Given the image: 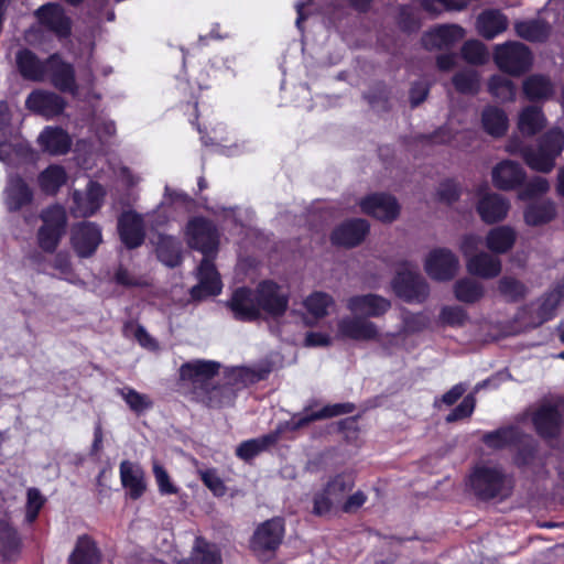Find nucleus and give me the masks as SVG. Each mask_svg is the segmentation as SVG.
Returning a JSON list of instances; mask_svg holds the SVG:
<instances>
[{
	"instance_id": "54",
	"label": "nucleus",
	"mask_w": 564,
	"mask_h": 564,
	"mask_svg": "<svg viewBox=\"0 0 564 564\" xmlns=\"http://www.w3.org/2000/svg\"><path fill=\"white\" fill-rule=\"evenodd\" d=\"M456 89L464 94H475L479 88V78L474 70H464L453 78Z\"/></svg>"
},
{
	"instance_id": "26",
	"label": "nucleus",
	"mask_w": 564,
	"mask_h": 564,
	"mask_svg": "<svg viewBox=\"0 0 564 564\" xmlns=\"http://www.w3.org/2000/svg\"><path fill=\"white\" fill-rule=\"evenodd\" d=\"M369 231V224L365 219L348 220L338 226L333 235L334 243L345 247H355L359 245Z\"/></svg>"
},
{
	"instance_id": "43",
	"label": "nucleus",
	"mask_w": 564,
	"mask_h": 564,
	"mask_svg": "<svg viewBox=\"0 0 564 564\" xmlns=\"http://www.w3.org/2000/svg\"><path fill=\"white\" fill-rule=\"evenodd\" d=\"M278 441V434L270 433L257 438L242 442L236 449V455L243 459L250 460Z\"/></svg>"
},
{
	"instance_id": "3",
	"label": "nucleus",
	"mask_w": 564,
	"mask_h": 564,
	"mask_svg": "<svg viewBox=\"0 0 564 564\" xmlns=\"http://www.w3.org/2000/svg\"><path fill=\"white\" fill-rule=\"evenodd\" d=\"M563 150L564 131L560 128H553L541 138L536 149H524L522 156L528 166L532 170L547 173L553 170L555 159Z\"/></svg>"
},
{
	"instance_id": "35",
	"label": "nucleus",
	"mask_w": 564,
	"mask_h": 564,
	"mask_svg": "<svg viewBox=\"0 0 564 564\" xmlns=\"http://www.w3.org/2000/svg\"><path fill=\"white\" fill-rule=\"evenodd\" d=\"M354 410V405L350 403H337L333 405H326L319 411H313L305 409L304 412L294 415L291 420L293 429H300L312 421L336 416L344 413H350Z\"/></svg>"
},
{
	"instance_id": "40",
	"label": "nucleus",
	"mask_w": 564,
	"mask_h": 564,
	"mask_svg": "<svg viewBox=\"0 0 564 564\" xmlns=\"http://www.w3.org/2000/svg\"><path fill=\"white\" fill-rule=\"evenodd\" d=\"M516 241V231L509 226H499L491 229L486 237V246L496 253H505L512 248Z\"/></svg>"
},
{
	"instance_id": "18",
	"label": "nucleus",
	"mask_w": 564,
	"mask_h": 564,
	"mask_svg": "<svg viewBox=\"0 0 564 564\" xmlns=\"http://www.w3.org/2000/svg\"><path fill=\"white\" fill-rule=\"evenodd\" d=\"M561 408L564 409V403H544L535 411L532 421L541 436L553 437L560 432L562 424Z\"/></svg>"
},
{
	"instance_id": "32",
	"label": "nucleus",
	"mask_w": 564,
	"mask_h": 564,
	"mask_svg": "<svg viewBox=\"0 0 564 564\" xmlns=\"http://www.w3.org/2000/svg\"><path fill=\"white\" fill-rule=\"evenodd\" d=\"M467 270L470 274L482 279L496 278L501 271V261L498 257L486 252H478L474 257H469L466 262Z\"/></svg>"
},
{
	"instance_id": "19",
	"label": "nucleus",
	"mask_w": 564,
	"mask_h": 564,
	"mask_svg": "<svg viewBox=\"0 0 564 564\" xmlns=\"http://www.w3.org/2000/svg\"><path fill=\"white\" fill-rule=\"evenodd\" d=\"M104 187L95 182H89L86 193L74 192V206L72 212L78 217H88L94 215L102 205L105 197Z\"/></svg>"
},
{
	"instance_id": "60",
	"label": "nucleus",
	"mask_w": 564,
	"mask_h": 564,
	"mask_svg": "<svg viewBox=\"0 0 564 564\" xmlns=\"http://www.w3.org/2000/svg\"><path fill=\"white\" fill-rule=\"evenodd\" d=\"M475 398L468 394L464 400L446 416V422H455L473 414L475 409Z\"/></svg>"
},
{
	"instance_id": "10",
	"label": "nucleus",
	"mask_w": 564,
	"mask_h": 564,
	"mask_svg": "<svg viewBox=\"0 0 564 564\" xmlns=\"http://www.w3.org/2000/svg\"><path fill=\"white\" fill-rule=\"evenodd\" d=\"M361 212L382 223H392L400 215V205L395 197L384 193L370 194L359 202Z\"/></svg>"
},
{
	"instance_id": "6",
	"label": "nucleus",
	"mask_w": 564,
	"mask_h": 564,
	"mask_svg": "<svg viewBox=\"0 0 564 564\" xmlns=\"http://www.w3.org/2000/svg\"><path fill=\"white\" fill-rule=\"evenodd\" d=\"M494 59L501 70L513 76H519L528 70L532 63L528 47L519 42L496 45Z\"/></svg>"
},
{
	"instance_id": "11",
	"label": "nucleus",
	"mask_w": 564,
	"mask_h": 564,
	"mask_svg": "<svg viewBox=\"0 0 564 564\" xmlns=\"http://www.w3.org/2000/svg\"><path fill=\"white\" fill-rule=\"evenodd\" d=\"M258 316L263 311L269 315L279 316L288 307L286 293L275 283L264 281L254 291Z\"/></svg>"
},
{
	"instance_id": "52",
	"label": "nucleus",
	"mask_w": 564,
	"mask_h": 564,
	"mask_svg": "<svg viewBox=\"0 0 564 564\" xmlns=\"http://www.w3.org/2000/svg\"><path fill=\"white\" fill-rule=\"evenodd\" d=\"M468 2L469 0H422V7L426 12L436 15L444 10L462 11Z\"/></svg>"
},
{
	"instance_id": "34",
	"label": "nucleus",
	"mask_w": 564,
	"mask_h": 564,
	"mask_svg": "<svg viewBox=\"0 0 564 564\" xmlns=\"http://www.w3.org/2000/svg\"><path fill=\"white\" fill-rule=\"evenodd\" d=\"M229 307L238 319L252 321L258 317L254 292L248 289L235 291Z\"/></svg>"
},
{
	"instance_id": "12",
	"label": "nucleus",
	"mask_w": 564,
	"mask_h": 564,
	"mask_svg": "<svg viewBox=\"0 0 564 564\" xmlns=\"http://www.w3.org/2000/svg\"><path fill=\"white\" fill-rule=\"evenodd\" d=\"M562 297H564V283L557 290L552 291L527 307L522 312L521 319L531 327L543 324L553 317Z\"/></svg>"
},
{
	"instance_id": "25",
	"label": "nucleus",
	"mask_w": 564,
	"mask_h": 564,
	"mask_svg": "<svg viewBox=\"0 0 564 564\" xmlns=\"http://www.w3.org/2000/svg\"><path fill=\"white\" fill-rule=\"evenodd\" d=\"M492 183L502 191H509L520 185L525 178V172L519 163L502 161L492 169Z\"/></svg>"
},
{
	"instance_id": "30",
	"label": "nucleus",
	"mask_w": 564,
	"mask_h": 564,
	"mask_svg": "<svg viewBox=\"0 0 564 564\" xmlns=\"http://www.w3.org/2000/svg\"><path fill=\"white\" fill-rule=\"evenodd\" d=\"M120 479L131 499L140 498L147 489L144 471L138 464L129 460L121 462Z\"/></svg>"
},
{
	"instance_id": "53",
	"label": "nucleus",
	"mask_w": 564,
	"mask_h": 564,
	"mask_svg": "<svg viewBox=\"0 0 564 564\" xmlns=\"http://www.w3.org/2000/svg\"><path fill=\"white\" fill-rule=\"evenodd\" d=\"M498 289L500 294L510 301L520 300L527 293L524 284L511 276L502 278L498 283Z\"/></svg>"
},
{
	"instance_id": "5",
	"label": "nucleus",
	"mask_w": 564,
	"mask_h": 564,
	"mask_svg": "<svg viewBox=\"0 0 564 564\" xmlns=\"http://www.w3.org/2000/svg\"><path fill=\"white\" fill-rule=\"evenodd\" d=\"M394 293L408 302H422L429 295V285L416 267L403 263L392 281Z\"/></svg>"
},
{
	"instance_id": "20",
	"label": "nucleus",
	"mask_w": 564,
	"mask_h": 564,
	"mask_svg": "<svg viewBox=\"0 0 564 564\" xmlns=\"http://www.w3.org/2000/svg\"><path fill=\"white\" fill-rule=\"evenodd\" d=\"M40 23L61 37H66L70 33V20L65 14L62 6L56 3H46L35 11Z\"/></svg>"
},
{
	"instance_id": "7",
	"label": "nucleus",
	"mask_w": 564,
	"mask_h": 564,
	"mask_svg": "<svg viewBox=\"0 0 564 564\" xmlns=\"http://www.w3.org/2000/svg\"><path fill=\"white\" fill-rule=\"evenodd\" d=\"M459 269L457 256L447 248H435L431 250L424 260L426 274L435 281L444 282L452 280Z\"/></svg>"
},
{
	"instance_id": "9",
	"label": "nucleus",
	"mask_w": 564,
	"mask_h": 564,
	"mask_svg": "<svg viewBox=\"0 0 564 564\" xmlns=\"http://www.w3.org/2000/svg\"><path fill=\"white\" fill-rule=\"evenodd\" d=\"M284 524L280 518L270 519L261 523L254 531L251 539V549L259 556L273 552L282 542Z\"/></svg>"
},
{
	"instance_id": "42",
	"label": "nucleus",
	"mask_w": 564,
	"mask_h": 564,
	"mask_svg": "<svg viewBox=\"0 0 564 564\" xmlns=\"http://www.w3.org/2000/svg\"><path fill=\"white\" fill-rule=\"evenodd\" d=\"M545 116L541 108L535 106L525 107L519 115V130L527 135H533L544 128Z\"/></svg>"
},
{
	"instance_id": "57",
	"label": "nucleus",
	"mask_w": 564,
	"mask_h": 564,
	"mask_svg": "<svg viewBox=\"0 0 564 564\" xmlns=\"http://www.w3.org/2000/svg\"><path fill=\"white\" fill-rule=\"evenodd\" d=\"M464 58L473 64H481L487 59L488 53L486 47L479 41H468L462 50Z\"/></svg>"
},
{
	"instance_id": "50",
	"label": "nucleus",
	"mask_w": 564,
	"mask_h": 564,
	"mask_svg": "<svg viewBox=\"0 0 564 564\" xmlns=\"http://www.w3.org/2000/svg\"><path fill=\"white\" fill-rule=\"evenodd\" d=\"M354 482V475L351 473L338 474L328 481L326 492L327 495H333V499H337L340 502L344 494L352 488Z\"/></svg>"
},
{
	"instance_id": "23",
	"label": "nucleus",
	"mask_w": 564,
	"mask_h": 564,
	"mask_svg": "<svg viewBox=\"0 0 564 564\" xmlns=\"http://www.w3.org/2000/svg\"><path fill=\"white\" fill-rule=\"evenodd\" d=\"M118 231L122 242L128 248L139 247L144 239L142 217L132 210L123 213L118 220Z\"/></svg>"
},
{
	"instance_id": "62",
	"label": "nucleus",
	"mask_w": 564,
	"mask_h": 564,
	"mask_svg": "<svg viewBox=\"0 0 564 564\" xmlns=\"http://www.w3.org/2000/svg\"><path fill=\"white\" fill-rule=\"evenodd\" d=\"M199 474L205 486L208 487L214 495L223 496L226 492V487L215 469L202 470Z\"/></svg>"
},
{
	"instance_id": "56",
	"label": "nucleus",
	"mask_w": 564,
	"mask_h": 564,
	"mask_svg": "<svg viewBox=\"0 0 564 564\" xmlns=\"http://www.w3.org/2000/svg\"><path fill=\"white\" fill-rule=\"evenodd\" d=\"M550 184L546 178L536 176L532 178L525 186L518 193V198L521 200H529L536 196L546 193Z\"/></svg>"
},
{
	"instance_id": "48",
	"label": "nucleus",
	"mask_w": 564,
	"mask_h": 564,
	"mask_svg": "<svg viewBox=\"0 0 564 564\" xmlns=\"http://www.w3.org/2000/svg\"><path fill=\"white\" fill-rule=\"evenodd\" d=\"M117 393L126 401L131 411L142 413L152 408V400L149 395L138 392L130 387L117 389Z\"/></svg>"
},
{
	"instance_id": "49",
	"label": "nucleus",
	"mask_w": 564,
	"mask_h": 564,
	"mask_svg": "<svg viewBox=\"0 0 564 564\" xmlns=\"http://www.w3.org/2000/svg\"><path fill=\"white\" fill-rule=\"evenodd\" d=\"M20 540L15 530L6 520H0V551L6 558H11L19 550Z\"/></svg>"
},
{
	"instance_id": "21",
	"label": "nucleus",
	"mask_w": 564,
	"mask_h": 564,
	"mask_svg": "<svg viewBox=\"0 0 564 564\" xmlns=\"http://www.w3.org/2000/svg\"><path fill=\"white\" fill-rule=\"evenodd\" d=\"M72 240L79 257H89L101 242V230L94 223H82L74 228Z\"/></svg>"
},
{
	"instance_id": "44",
	"label": "nucleus",
	"mask_w": 564,
	"mask_h": 564,
	"mask_svg": "<svg viewBox=\"0 0 564 564\" xmlns=\"http://www.w3.org/2000/svg\"><path fill=\"white\" fill-rule=\"evenodd\" d=\"M67 180L66 172L63 166L52 164L39 175V184L43 192L55 194Z\"/></svg>"
},
{
	"instance_id": "61",
	"label": "nucleus",
	"mask_w": 564,
	"mask_h": 564,
	"mask_svg": "<svg viewBox=\"0 0 564 564\" xmlns=\"http://www.w3.org/2000/svg\"><path fill=\"white\" fill-rule=\"evenodd\" d=\"M44 503V499L37 489L31 488L28 490V503H26V521L33 522L40 509Z\"/></svg>"
},
{
	"instance_id": "4",
	"label": "nucleus",
	"mask_w": 564,
	"mask_h": 564,
	"mask_svg": "<svg viewBox=\"0 0 564 564\" xmlns=\"http://www.w3.org/2000/svg\"><path fill=\"white\" fill-rule=\"evenodd\" d=\"M470 486L476 495L489 499L508 496L512 481L497 466L482 465L476 467L471 474Z\"/></svg>"
},
{
	"instance_id": "8",
	"label": "nucleus",
	"mask_w": 564,
	"mask_h": 564,
	"mask_svg": "<svg viewBox=\"0 0 564 564\" xmlns=\"http://www.w3.org/2000/svg\"><path fill=\"white\" fill-rule=\"evenodd\" d=\"M43 226L39 230V242L43 250L53 251L66 225V213L62 206H52L42 214Z\"/></svg>"
},
{
	"instance_id": "22",
	"label": "nucleus",
	"mask_w": 564,
	"mask_h": 564,
	"mask_svg": "<svg viewBox=\"0 0 564 564\" xmlns=\"http://www.w3.org/2000/svg\"><path fill=\"white\" fill-rule=\"evenodd\" d=\"M509 209V200L496 193L484 194L477 204V212L480 218L487 224H495L503 220L507 217Z\"/></svg>"
},
{
	"instance_id": "55",
	"label": "nucleus",
	"mask_w": 564,
	"mask_h": 564,
	"mask_svg": "<svg viewBox=\"0 0 564 564\" xmlns=\"http://www.w3.org/2000/svg\"><path fill=\"white\" fill-rule=\"evenodd\" d=\"M158 256L160 260L169 267H175L180 262L178 247L171 238L162 239V242L158 247Z\"/></svg>"
},
{
	"instance_id": "27",
	"label": "nucleus",
	"mask_w": 564,
	"mask_h": 564,
	"mask_svg": "<svg viewBox=\"0 0 564 564\" xmlns=\"http://www.w3.org/2000/svg\"><path fill=\"white\" fill-rule=\"evenodd\" d=\"M303 306L306 311V324L313 326L329 315L335 307V301L330 294L315 291L304 299Z\"/></svg>"
},
{
	"instance_id": "14",
	"label": "nucleus",
	"mask_w": 564,
	"mask_h": 564,
	"mask_svg": "<svg viewBox=\"0 0 564 564\" xmlns=\"http://www.w3.org/2000/svg\"><path fill=\"white\" fill-rule=\"evenodd\" d=\"M347 310L355 315L360 317H380L386 314L391 303L378 294H362L350 296L346 302Z\"/></svg>"
},
{
	"instance_id": "58",
	"label": "nucleus",
	"mask_w": 564,
	"mask_h": 564,
	"mask_svg": "<svg viewBox=\"0 0 564 564\" xmlns=\"http://www.w3.org/2000/svg\"><path fill=\"white\" fill-rule=\"evenodd\" d=\"M153 475L161 495H174L177 492V488L171 481L167 471L158 460H153Z\"/></svg>"
},
{
	"instance_id": "16",
	"label": "nucleus",
	"mask_w": 564,
	"mask_h": 564,
	"mask_svg": "<svg viewBox=\"0 0 564 564\" xmlns=\"http://www.w3.org/2000/svg\"><path fill=\"white\" fill-rule=\"evenodd\" d=\"M47 75L52 84L61 91L77 94L75 72L70 64L64 62L59 55L53 54L46 59Z\"/></svg>"
},
{
	"instance_id": "15",
	"label": "nucleus",
	"mask_w": 564,
	"mask_h": 564,
	"mask_svg": "<svg viewBox=\"0 0 564 564\" xmlns=\"http://www.w3.org/2000/svg\"><path fill=\"white\" fill-rule=\"evenodd\" d=\"M25 106L29 110L51 119L63 112L65 101L55 93L36 89L28 96Z\"/></svg>"
},
{
	"instance_id": "29",
	"label": "nucleus",
	"mask_w": 564,
	"mask_h": 564,
	"mask_svg": "<svg viewBox=\"0 0 564 564\" xmlns=\"http://www.w3.org/2000/svg\"><path fill=\"white\" fill-rule=\"evenodd\" d=\"M219 365L208 360H194L184 364L180 368L182 380L188 381L194 386H204L208 380L217 375Z\"/></svg>"
},
{
	"instance_id": "1",
	"label": "nucleus",
	"mask_w": 564,
	"mask_h": 564,
	"mask_svg": "<svg viewBox=\"0 0 564 564\" xmlns=\"http://www.w3.org/2000/svg\"><path fill=\"white\" fill-rule=\"evenodd\" d=\"M185 237L192 248L204 254L198 267V284L192 289V296L200 300L219 294L223 285L212 262L219 243L215 226L204 218H193L186 225Z\"/></svg>"
},
{
	"instance_id": "39",
	"label": "nucleus",
	"mask_w": 564,
	"mask_h": 564,
	"mask_svg": "<svg viewBox=\"0 0 564 564\" xmlns=\"http://www.w3.org/2000/svg\"><path fill=\"white\" fill-rule=\"evenodd\" d=\"M178 564H221V558L216 545L196 538L189 560Z\"/></svg>"
},
{
	"instance_id": "31",
	"label": "nucleus",
	"mask_w": 564,
	"mask_h": 564,
	"mask_svg": "<svg viewBox=\"0 0 564 564\" xmlns=\"http://www.w3.org/2000/svg\"><path fill=\"white\" fill-rule=\"evenodd\" d=\"M478 33L487 40H492L508 28L507 17L496 9L481 12L477 18Z\"/></svg>"
},
{
	"instance_id": "28",
	"label": "nucleus",
	"mask_w": 564,
	"mask_h": 564,
	"mask_svg": "<svg viewBox=\"0 0 564 564\" xmlns=\"http://www.w3.org/2000/svg\"><path fill=\"white\" fill-rule=\"evenodd\" d=\"M15 62L21 76L32 82H43L47 77L46 61H41L30 50L23 48L17 53Z\"/></svg>"
},
{
	"instance_id": "47",
	"label": "nucleus",
	"mask_w": 564,
	"mask_h": 564,
	"mask_svg": "<svg viewBox=\"0 0 564 564\" xmlns=\"http://www.w3.org/2000/svg\"><path fill=\"white\" fill-rule=\"evenodd\" d=\"M514 29L520 37L531 42L543 41L550 33L549 25L541 20L517 22Z\"/></svg>"
},
{
	"instance_id": "51",
	"label": "nucleus",
	"mask_w": 564,
	"mask_h": 564,
	"mask_svg": "<svg viewBox=\"0 0 564 564\" xmlns=\"http://www.w3.org/2000/svg\"><path fill=\"white\" fill-rule=\"evenodd\" d=\"M489 91L498 99L512 100L516 96V86L509 78L495 75L490 78Z\"/></svg>"
},
{
	"instance_id": "17",
	"label": "nucleus",
	"mask_w": 564,
	"mask_h": 564,
	"mask_svg": "<svg viewBox=\"0 0 564 564\" xmlns=\"http://www.w3.org/2000/svg\"><path fill=\"white\" fill-rule=\"evenodd\" d=\"M465 31L457 24H445L436 26L426 32L422 37V43L427 50L448 48L462 41Z\"/></svg>"
},
{
	"instance_id": "63",
	"label": "nucleus",
	"mask_w": 564,
	"mask_h": 564,
	"mask_svg": "<svg viewBox=\"0 0 564 564\" xmlns=\"http://www.w3.org/2000/svg\"><path fill=\"white\" fill-rule=\"evenodd\" d=\"M337 503H339V501L337 499H333V495H327L325 488L322 492H318L315 496L313 511L317 516H324Z\"/></svg>"
},
{
	"instance_id": "45",
	"label": "nucleus",
	"mask_w": 564,
	"mask_h": 564,
	"mask_svg": "<svg viewBox=\"0 0 564 564\" xmlns=\"http://www.w3.org/2000/svg\"><path fill=\"white\" fill-rule=\"evenodd\" d=\"M482 127L494 137L502 135L508 127V118L503 110L497 107H487L481 117Z\"/></svg>"
},
{
	"instance_id": "41",
	"label": "nucleus",
	"mask_w": 564,
	"mask_h": 564,
	"mask_svg": "<svg viewBox=\"0 0 564 564\" xmlns=\"http://www.w3.org/2000/svg\"><path fill=\"white\" fill-rule=\"evenodd\" d=\"M555 205L551 200L530 204L523 214L524 221L529 226H541L555 217Z\"/></svg>"
},
{
	"instance_id": "13",
	"label": "nucleus",
	"mask_w": 564,
	"mask_h": 564,
	"mask_svg": "<svg viewBox=\"0 0 564 564\" xmlns=\"http://www.w3.org/2000/svg\"><path fill=\"white\" fill-rule=\"evenodd\" d=\"M484 442L487 446L500 449L510 445L521 444L524 446V454L519 453L516 458L517 464H528L533 454V448L530 445V440L527 436L520 435L519 431L513 427L501 429L484 436Z\"/></svg>"
},
{
	"instance_id": "38",
	"label": "nucleus",
	"mask_w": 564,
	"mask_h": 564,
	"mask_svg": "<svg viewBox=\"0 0 564 564\" xmlns=\"http://www.w3.org/2000/svg\"><path fill=\"white\" fill-rule=\"evenodd\" d=\"M101 554L95 541L88 535L77 539L75 549L69 556L70 564H99Z\"/></svg>"
},
{
	"instance_id": "33",
	"label": "nucleus",
	"mask_w": 564,
	"mask_h": 564,
	"mask_svg": "<svg viewBox=\"0 0 564 564\" xmlns=\"http://www.w3.org/2000/svg\"><path fill=\"white\" fill-rule=\"evenodd\" d=\"M17 151L14 134L10 126L9 106L6 102H0V161L10 163Z\"/></svg>"
},
{
	"instance_id": "64",
	"label": "nucleus",
	"mask_w": 564,
	"mask_h": 564,
	"mask_svg": "<svg viewBox=\"0 0 564 564\" xmlns=\"http://www.w3.org/2000/svg\"><path fill=\"white\" fill-rule=\"evenodd\" d=\"M232 401V391L227 387L214 388L208 393V405L212 408L223 406Z\"/></svg>"
},
{
	"instance_id": "37",
	"label": "nucleus",
	"mask_w": 564,
	"mask_h": 564,
	"mask_svg": "<svg viewBox=\"0 0 564 564\" xmlns=\"http://www.w3.org/2000/svg\"><path fill=\"white\" fill-rule=\"evenodd\" d=\"M32 199V192L18 176H10L4 192L6 205L10 210H18L29 204Z\"/></svg>"
},
{
	"instance_id": "36",
	"label": "nucleus",
	"mask_w": 564,
	"mask_h": 564,
	"mask_svg": "<svg viewBox=\"0 0 564 564\" xmlns=\"http://www.w3.org/2000/svg\"><path fill=\"white\" fill-rule=\"evenodd\" d=\"M523 94L531 101L546 100L554 95L555 88L551 79L544 75L534 74L527 77L522 84Z\"/></svg>"
},
{
	"instance_id": "2",
	"label": "nucleus",
	"mask_w": 564,
	"mask_h": 564,
	"mask_svg": "<svg viewBox=\"0 0 564 564\" xmlns=\"http://www.w3.org/2000/svg\"><path fill=\"white\" fill-rule=\"evenodd\" d=\"M425 326L421 316H411L404 321V330L398 334L380 335L377 325L360 316H343L337 319L334 338L338 340L355 341H379L388 351L399 345L405 337L406 332H417Z\"/></svg>"
},
{
	"instance_id": "46",
	"label": "nucleus",
	"mask_w": 564,
	"mask_h": 564,
	"mask_svg": "<svg viewBox=\"0 0 564 564\" xmlns=\"http://www.w3.org/2000/svg\"><path fill=\"white\" fill-rule=\"evenodd\" d=\"M454 293L460 302L475 303L484 296V286L476 280L464 278L455 283Z\"/></svg>"
},
{
	"instance_id": "59",
	"label": "nucleus",
	"mask_w": 564,
	"mask_h": 564,
	"mask_svg": "<svg viewBox=\"0 0 564 564\" xmlns=\"http://www.w3.org/2000/svg\"><path fill=\"white\" fill-rule=\"evenodd\" d=\"M467 318V313L460 306H444L440 314L442 323L451 326H463Z\"/></svg>"
},
{
	"instance_id": "24",
	"label": "nucleus",
	"mask_w": 564,
	"mask_h": 564,
	"mask_svg": "<svg viewBox=\"0 0 564 564\" xmlns=\"http://www.w3.org/2000/svg\"><path fill=\"white\" fill-rule=\"evenodd\" d=\"M41 150L50 155H64L72 147L69 134L59 127H45L37 137Z\"/></svg>"
}]
</instances>
